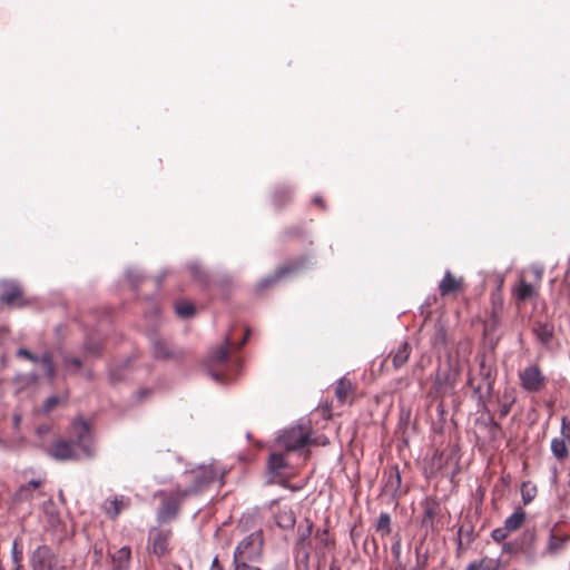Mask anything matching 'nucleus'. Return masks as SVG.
Returning a JSON list of instances; mask_svg holds the SVG:
<instances>
[{
    "mask_svg": "<svg viewBox=\"0 0 570 570\" xmlns=\"http://www.w3.org/2000/svg\"><path fill=\"white\" fill-rule=\"evenodd\" d=\"M313 202H314L315 204L320 205L321 207H324V204H323V199H322V197L316 196V197H314Z\"/></svg>",
    "mask_w": 570,
    "mask_h": 570,
    "instance_id": "nucleus-49",
    "label": "nucleus"
},
{
    "mask_svg": "<svg viewBox=\"0 0 570 570\" xmlns=\"http://www.w3.org/2000/svg\"><path fill=\"white\" fill-rule=\"evenodd\" d=\"M538 295V287L525 282L522 277L514 287V296L518 301L524 302Z\"/></svg>",
    "mask_w": 570,
    "mask_h": 570,
    "instance_id": "nucleus-19",
    "label": "nucleus"
},
{
    "mask_svg": "<svg viewBox=\"0 0 570 570\" xmlns=\"http://www.w3.org/2000/svg\"><path fill=\"white\" fill-rule=\"evenodd\" d=\"M560 433H561V438L560 439H564V440L570 441V421L566 416H563L562 420H561Z\"/></svg>",
    "mask_w": 570,
    "mask_h": 570,
    "instance_id": "nucleus-40",
    "label": "nucleus"
},
{
    "mask_svg": "<svg viewBox=\"0 0 570 570\" xmlns=\"http://www.w3.org/2000/svg\"><path fill=\"white\" fill-rule=\"evenodd\" d=\"M233 564H234V570H262L258 567H255V566H252V564H248L245 562L233 563Z\"/></svg>",
    "mask_w": 570,
    "mask_h": 570,
    "instance_id": "nucleus-42",
    "label": "nucleus"
},
{
    "mask_svg": "<svg viewBox=\"0 0 570 570\" xmlns=\"http://www.w3.org/2000/svg\"><path fill=\"white\" fill-rule=\"evenodd\" d=\"M411 353V345L407 342H403L396 352L391 354L393 367L399 370L409 360Z\"/></svg>",
    "mask_w": 570,
    "mask_h": 570,
    "instance_id": "nucleus-26",
    "label": "nucleus"
},
{
    "mask_svg": "<svg viewBox=\"0 0 570 570\" xmlns=\"http://www.w3.org/2000/svg\"><path fill=\"white\" fill-rule=\"evenodd\" d=\"M570 441L554 438L551 441V452L559 460L564 461L569 456Z\"/></svg>",
    "mask_w": 570,
    "mask_h": 570,
    "instance_id": "nucleus-27",
    "label": "nucleus"
},
{
    "mask_svg": "<svg viewBox=\"0 0 570 570\" xmlns=\"http://www.w3.org/2000/svg\"><path fill=\"white\" fill-rule=\"evenodd\" d=\"M10 570H24L22 563H12V568Z\"/></svg>",
    "mask_w": 570,
    "mask_h": 570,
    "instance_id": "nucleus-48",
    "label": "nucleus"
},
{
    "mask_svg": "<svg viewBox=\"0 0 570 570\" xmlns=\"http://www.w3.org/2000/svg\"><path fill=\"white\" fill-rule=\"evenodd\" d=\"M185 498L181 495L180 489L165 495L157 512L158 522L166 523L174 520L178 515L180 503Z\"/></svg>",
    "mask_w": 570,
    "mask_h": 570,
    "instance_id": "nucleus-9",
    "label": "nucleus"
},
{
    "mask_svg": "<svg viewBox=\"0 0 570 570\" xmlns=\"http://www.w3.org/2000/svg\"><path fill=\"white\" fill-rule=\"evenodd\" d=\"M525 511L519 507L514 513L504 521V531L509 533L520 529L525 520Z\"/></svg>",
    "mask_w": 570,
    "mask_h": 570,
    "instance_id": "nucleus-24",
    "label": "nucleus"
},
{
    "mask_svg": "<svg viewBox=\"0 0 570 570\" xmlns=\"http://www.w3.org/2000/svg\"><path fill=\"white\" fill-rule=\"evenodd\" d=\"M423 518L421 525L425 529H434L435 518L441 512L440 503L434 498H426L422 503Z\"/></svg>",
    "mask_w": 570,
    "mask_h": 570,
    "instance_id": "nucleus-14",
    "label": "nucleus"
},
{
    "mask_svg": "<svg viewBox=\"0 0 570 570\" xmlns=\"http://www.w3.org/2000/svg\"><path fill=\"white\" fill-rule=\"evenodd\" d=\"M71 440L87 456L94 454L90 425L82 417H77L70 426Z\"/></svg>",
    "mask_w": 570,
    "mask_h": 570,
    "instance_id": "nucleus-5",
    "label": "nucleus"
},
{
    "mask_svg": "<svg viewBox=\"0 0 570 570\" xmlns=\"http://www.w3.org/2000/svg\"><path fill=\"white\" fill-rule=\"evenodd\" d=\"M151 351L155 358L158 360H173L178 356V353L163 338L154 336L150 340Z\"/></svg>",
    "mask_w": 570,
    "mask_h": 570,
    "instance_id": "nucleus-16",
    "label": "nucleus"
},
{
    "mask_svg": "<svg viewBox=\"0 0 570 570\" xmlns=\"http://www.w3.org/2000/svg\"><path fill=\"white\" fill-rule=\"evenodd\" d=\"M521 386L529 393L542 391L547 384V379L538 365H529L519 372Z\"/></svg>",
    "mask_w": 570,
    "mask_h": 570,
    "instance_id": "nucleus-8",
    "label": "nucleus"
},
{
    "mask_svg": "<svg viewBox=\"0 0 570 570\" xmlns=\"http://www.w3.org/2000/svg\"><path fill=\"white\" fill-rule=\"evenodd\" d=\"M285 454V451L271 453L267 461V469L272 474L281 475L282 472L287 468Z\"/></svg>",
    "mask_w": 570,
    "mask_h": 570,
    "instance_id": "nucleus-20",
    "label": "nucleus"
},
{
    "mask_svg": "<svg viewBox=\"0 0 570 570\" xmlns=\"http://www.w3.org/2000/svg\"><path fill=\"white\" fill-rule=\"evenodd\" d=\"M45 480H31L30 482L22 484L16 492L14 499L19 502L30 501L33 499V494L38 491Z\"/></svg>",
    "mask_w": 570,
    "mask_h": 570,
    "instance_id": "nucleus-18",
    "label": "nucleus"
},
{
    "mask_svg": "<svg viewBox=\"0 0 570 570\" xmlns=\"http://www.w3.org/2000/svg\"><path fill=\"white\" fill-rule=\"evenodd\" d=\"M175 312L181 318H189L195 314V306L187 301H178L175 304Z\"/></svg>",
    "mask_w": 570,
    "mask_h": 570,
    "instance_id": "nucleus-32",
    "label": "nucleus"
},
{
    "mask_svg": "<svg viewBox=\"0 0 570 570\" xmlns=\"http://www.w3.org/2000/svg\"><path fill=\"white\" fill-rule=\"evenodd\" d=\"M37 363L41 364L46 375L49 379L52 380L55 377V375H56V367H55V364H53V357H52L51 353L46 352L41 356H38V362Z\"/></svg>",
    "mask_w": 570,
    "mask_h": 570,
    "instance_id": "nucleus-30",
    "label": "nucleus"
},
{
    "mask_svg": "<svg viewBox=\"0 0 570 570\" xmlns=\"http://www.w3.org/2000/svg\"><path fill=\"white\" fill-rule=\"evenodd\" d=\"M166 570H181V568H180V567H178V566H176V564H171V566H168V567L166 568Z\"/></svg>",
    "mask_w": 570,
    "mask_h": 570,
    "instance_id": "nucleus-52",
    "label": "nucleus"
},
{
    "mask_svg": "<svg viewBox=\"0 0 570 570\" xmlns=\"http://www.w3.org/2000/svg\"><path fill=\"white\" fill-rule=\"evenodd\" d=\"M465 283L463 277H456L450 271H446L439 284V292L442 297L456 295L464 291Z\"/></svg>",
    "mask_w": 570,
    "mask_h": 570,
    "instance_id": "nucleus-13",
    "label": "nucleus"
},
{
    "mask_svg": "<svg viewBox=\"0 0 570 570\" xmlns=\"http://www.w3.org/2000/svg\"><path fill=\"white\" fill-rule=\"evenodd\" d=\"M376 531L383 537L389 535L392 531L391 517L386 512H382L376 522Z\"/></svg>",
    "mask_w": 570,
    "mask_h": 570,
    "instance_id": "nucleus-34",
    "label": "nucleus"
},
{
    "mask_svg": "<svg viewBox=\"0 0 570 570\" xmlns=\"http://www.w3.org/2000/svg\"><path fill=\"white\" fill-rule=\"evenodd\" d=\"M532 273L534 274L535 281L539 283L541 281V278H542V273H543L542 269L533 268Z\"/></svg>",
    "mask_w": 570,
    "mask_h": 570,
    "instance_id": "nucleus-45",
    "label": "nucleus"
},
{
    "mask_svg": "<svg viewBox=\"0 0 570 570\" xmlns=\"http://www.w3.org/2000/svg\"><path fill=\"white\" fill-rule=\"evenodd\" d=\"M17 355L19 357H24L31 362H38V356L32 354L30 351H28L27 348H20L18 352H17Z\"/></svg>",
    "mask_w": 570,
    "mask_h": 570,
    "instance_id": "nucleus-41",
    "label": "nucleus"
},
{
    "mask_svg": "<svg viewBox=\"0 0 570 570\" xmlns=\"http://www.w3.org/2000/svg\"><path fill=\"white\" fill-rule=\"evenodd\" d=\"M22 292L18 286L7 285L0 294V301L8 305H13L19 301Z\"/></svg>",
    "mask_w": 570,
    "mask_h": 570,
    "instance_id": "nucleus-28",
    "label": "nucleus"
},
{
    "mask_svg": "<svg viewBox=\"0 0 570 570\" xmlns=\"http://www.w3.org/2000/svg\"><path fill=\"white\" fill-rule=\"evenodd\" d=\"M391 478L395 479L396 488H399L401 485V475H400L397 468H394L391 471Z\"/></svg>",
    "mask_w": 570,
    "mask_h": 570,
    "instance_id": "nucleus-43",
    "label": "nucleus"
},
{
    "mask_svg": "<svg viewBox=\"0 0 570 570\" xmlns=\"http://www.w3.org/2000/svg\"><path fill=\"white\" fill-rule=\"evenodd\" d=\"M76 446L72 441L57 440L52 443L49 453L53 459L60 461L77 460L79 456Z\"/></svg>",
    "mask_w": 570,
    "mask_h": 570,
    "instance_id": "nucleus-12",
    "label": "nucleus"
},
{
    "mask_svg": "<svg viewBox=\"0 0 570 570\" xmlns=\"http://www.w3.org/2000/svg\"><path fill=\"white\" fill-rule=\"evenodd\" d=\"M465 570H499V560L483 558L469 563Z\"/></svg>",
    "mask_w": 570,
    "mask_h": 570,
    "instance_id": "nucleus-29",
    "label": "nucleus"
},
{
    "mask_svg": "<svg viewBox=\"0 0 570 570\" xmlns=\"http://www.w3.org/2000/svg\"><path fill=\"white\" fill-rule=\"evenodd\" d=\"M247 337H248V330L246 331V333H245V335H244V337H243L242 342L239 343L238 348H239V347H242V345H244V344H245V342H246Z\"/></svg>",
    "mask_w": 570,
    "mask_h": 570,
    "instance_id": "nucleus-50",
    "label": "nucleus"
},
{
    "mask_svg": "<svg viewBox=\"0 0 570 570\" xmlns=\"http://www.w3.org/2000/svg\"><path fill=\"white\" fill-rule=\"evenodd\" d=\"M297 532L298 538L294 547L295 561L306 568L308 566L312 551L311 535L313 532V523L309 520H306V527L303 528L299 525Z\"/></svg>",
    "mask_w": 570,
    "mask_h": 570,
    "instance_id": "nucleus-6",
    "label": "nucleus"
},
{
    "mask_svg": "<svg viewBox=\"0 0 570 570\" xmlns=\"http://www.w3.org/2000/svg\"><path fill=\"white\" fill-rule=\"evenodd\" d=\"M101 350V344L99 342L88 341L85 344V352L87 355H98Z\"/></svg>",
    "mask_w": 570,
    "mask_h": 570,
    "instance_id": "nucleus-38",
    "label": "nucleus"
},
{
    "mask_svg": "<svg viewBox=\"0 0 570 570\" xmlns=\"http://www.w3.org/2000/svg\"><path fill=\"white\" fill-rule=\"evenodd\" d=\"M264 534L262 529H256L245 535L236 546L233 563L258 562L263 557Z\"/></svg>",
    "mask_w": 570,
    "mask_h": 570,
    "instance_id": "nucleus-2",
    "label": "nucleus"
},
{
    "mask_svg": "<svg viewBox=\"0 0 570 570\" xmlns=\"http://www.w3.org/2000/svg\"><path fill=\"white\" fill-rule=\"evenodd\" d=\"M171 537L170 529L154 527L149 529L147 539V549L157 557H164L169 553V542Z\"/></svg>",
    "mask_w": 570,
    "mask_h": 570,
    "instance_id": "nucleus-7",
    "label": "nucleus"
},
{
    "mask_svg": "<svg viewBox=\"0 0 570 570\" xmlns=\"http://www.w3.org/2000/svg\"><path fill=\"white\" fill-rule=\"evenodd\" d=\"M533 333L542 344H549L554 334V327L550 323L535 322Z\"/></svg>",
    "mask_w": 570,
    "mask_h": 570,
    "instance_id": "nucleus-22",
    "label": "nucleus"
},
{
    "mask_svg": "<svg viewBox=\"0 0 570 570\" xmlns=\"http://www.w3.org/2000/svg\"><path fill=\"white\" fill-rule=\"evenodd\" d=\"M353 384L350 380L342 379L335 387V395L340 404H345L352 401Z\"/></svg>",
    "mask_w": 570,
    "mask_h": 570,
    "instance_id": "nucleus-21",
    "label": "nucleus"
},
{
    "mask_svg": "<svg viewBox=\"0 0 570 570\" xmlns=\"http://www.w3.org/2000/svg\"><path fill=\"white\" fill-rule=\"evenodd\" d=\"M278 446H281L285 453L298 451L306 445L311 444L309 432L303 426H293L285 430L276 440Z\"/></svg>",
    "mask_w": 570,
    "mask_h": 570,
    "instance_id": "nucleus-4",
    "label": "nucleus"
},
{
    "mask_svg": "<svg viewBox=\"0 0 570 570\" xmlns=\"http://www.w3.org/2000/svg\"><path fill=\"white\" fill-rule=\"evenodd\" d=\"M230 345V338L226 337L225 344L218 346L208 357V372L216 381L230 380L240 365L239 360L229 358Z\"/></svg>",
    "mask_w": 570,
    "mask_h": 570,
    "instance_id": "nucleus-1",
    "label": "nucleus"
},
{
    "mask_svg": "<svg viewBox=\"0 0 570 570\" xmlns=\"http://www.w3.org/2000/svg\"><path fill=\"white\" fill-rule=\"evenodd\" d=\"M304 259L293 261L287 264H284L283 266L278 267L275 273L268 277L263 278L258 284L257 287L259 289H266L283 278L297 273L304 265Z\"/></svg>",
    "mask_w": 570,
    "mask_h": 570,
    "instance_id": "nucleus-10",
    "label": "nucleus"
},
{
    "mask_svg": "<svg viewBox=\"0 0 570 570\" xmlns=\"http://www.w3.org/2000/svg\"><path fill=\"white\" fill-rule=\"evenodd\" d=\"M390 570H413V569H407L404 563H402L401 561H397L396 564L393 568H391Z\"/></svg>",
    "mask_w": 570,
    "mask_h": 570,
    "instance_id": "nucleus-46",
    "label": "nucleus"
},
{
    "mask_svg": "<svg viewBox=\"0 0 570 570\" xmlns=\"http://www.w3.org/2000/svg\"><path fill=\"white\" fill-rule=\"evenodd\" d=\"M130 507V499L124 495L114 497L105 500L102 504V510L112 520L117 519V517L126 509Z\"/></svg>",
    "mask_w": 570,
    "mask_h": 570,
    "instance_id": "nucleus-15",
    "label": "nucleus"
},
{
    "mask_svg": "<svg viewBox=\"0 0 570 570\" xmlns=\"http://www.w3.org/2000/svg\"><path fill=\"white\" fill-rule=\"evenodd\" d=\"M293 190L288 186H279L273 193V203L276 207L282 208L292 202Z\"/></svg>",
    "mask_w": 570,
    "mask_h": 570,
    "instance_id": "nucleus-25",
    "label": "nucleus"
},
{
    "mask_svg": "<svg viewBox=\"0 0 570 570\" xmlns=\"http://www.w3.org/2000/svg\"><path fill=\"white\" fill-rule=\"evenodd\" d=\"M276 522L281 528H291L295 523V518L291 511L284 512V514L277 517Z\"/></svg>",
    "mask_w": 570,
    "mask_h": 570,
    "instance_id": "nucleus-36",
    "label": "nucleus"
},
{
    "mask_svg": "<svg viewBox=\"0 0 570 570\" xmlns=\"http://www.w3.org/2000/svg\"><path fill=\"white\" fill-rule=\"evenodd\" d=\"M131 550L128 546L121 547L111 554V570H130Z\"/></svg>",
    "mask_w": 570,
    "mask_h": 570,
    "instance_id": "nucleus-17",
    "label": "nucleus"
},
{
    "mask_svg": "<svg viewBox=\"0 0 570 570\" xmlns=\"http://www.w3.org/2000/svg\"><path fill=\"white\" fill-rule=\"evenodd\" d=\"M532 540L533 534L531 532H525L520 541L501 543V551L508 553H517L529 547Z\"/></svg>",
    "mask_w": 570,
    "mask_h": 570,
    "instance_id": "nucleus-23",
    "label": "nucleus"
},
{
    "mask_svg": "<svg viewBox=\"0 0 570 570\" xmlns=\"http://www.w3.org/2000/svg\"><path fill=\"white\" fill-rule=\"evenodd\" d=\"M491 537L493 538L494 541L499 542V537H500L499 528L492 530Z\"/></svg>",
    "mask_w": 570,
    "mask_h": 570,
    "instance_id": "nucleus-47",
    "label": "nucleus"
},
{
    "mask_svg": "<svg viewBox=\"0 0 570 570\" xmlns=\"http://www.w3.org/2000/svg\"><path fill=\"white\" fill-rule=\"evenodd\" d=\"M507 533H501V541L505 538Z\"/></svg>",
    "mask_w": 570,
    "mask_h": 570,
    "instance_id": "nucleus-54",
    "label": "nucleus"
},
{
    "mask_svg": "<svg viewBox=\"0 0 570 570\" xmlns=\"http://www.w3.org/2000/svg\"><path fill=\"white\" fill-rule=\"evenodd\" d=\"M30 570H66L59 554L47 544L38 546L29 558Z\"/></svg>",
    "mask_w": 570,
    "mask_h": 570,
    "instance_id": "nucleus-3",
    "label": "nucleus"
},
{
    "mask_svg": "<svg viewBox=\"0 0 570 570\" xmlns=\"http://www.w3.org/2000/svg\"><path fill=\"white\" fill-rule=\"evenodd\" d=\"M209 570H224V567L220 564L218 558H214Z\"/></svg>",
    "mask_w": 570,
    "mask_h": 570,
    "instance_id": "nucleus-44",
    "label": "nucleus"
},
{
    "mask_svg": "<svg viewBox=\"0 0 570 570\" xmlns=\"http://www.w3.org/2000/svg\"><path fill=\"white\" fill-rule=\"evenodd\" d=\"M193 476L194 484L188 489L180 490L183 497L187 498L203 491L207 485L215 481L216 474L212 469H202L195 472Z\"/></svg>",
    "mask_w": 570,
    "mask_h": 570,
    "instance_id": "nucleus-11",
    "label": "nucleus"
},
{
    "mask_svg": "<svg viewBox=\"0 0 570 570\" xmlns=\"http://www.w3.org/2000/svg\"><path fill=\"white\" fill-rule=\"evenodd\" d=\"M508 412H509V407H507L505 405L501 406V411H500L501 416L508 414Z\"/></svg>",
    "mask_w": 570,
    "mask_h": 570,
    "instance_id": "nucleus-51",
    "label": "nucleus"
},
{
    "mask_svg": "<svg viewBox=\"0 0 570 570\" xmlns=\"http://www.w3.org/2000/svg\"><path fill=\"white\" fill-rule=\"evenodd\" d=\"M315 539L317 540L316 550L317 551H324L325 549L330 548L334 544L333 540L330 538L327 530H321L318 529L315 532Z\"/></svg>",
    "mask_w": 570,
    "mask_h": 570,
    "instance_id": "nucleus-33",
    "label": "nucleus"
},
{
    "mask_svg": "<svg viewBox=\"0 0 570 570\" xmlns=\"http://www.w3.org/2000/svg\"><path fill=\"white\" fill-rule=\"evenodd\" d=\"M62 402V399L59 396H50L43 403V411L46 413L51 412L55 407Z\"/></svg>",
    "mask_w": 570,
    "mask_h": 570,
    "instance_id": "nucleus-39",
    "label": "nucleus"
},
{
    "mask_svg": "<svg viewBox=\"0 0 570 570\" xmlns=\"http://www.w3.org/2000/svg\"><path fill=\"white\" fill-rule=\"evenodd\" d=\"M82 361L76 356H65L63 358V367L66 370H70L72 372H77L81 368Z\"/></svg>",
    "mask_w": 570,
    "mask_h": 570,
    "instance_id": "nucleus-35",
    "label": "nucleus"
},
{
    "mask_svg": "<svg viewBox=\"0 0 570 570\" xmlns=\"http://www.w3.org/2000/svg\"><path fill=\"white\" fill-rule=\"evenodd\" d=\"M553 480L557 481V470H554Z\"/></svg>",
    "mask_w": 570,
    "mask_h": 570,
    "instance_id": "nucleus-53",
    "label": "nucleus"
},
{
    "mask_svg": "<svg viewBox=\"0 0 570 570\" xmlns=\"http://www.w3.org/2000/svg\"><path fill=\"white\" fill-rule=\"evenodd\" d=\"M371 570H379V569H377V568H375V569H371Z\"/></svg>",
    "mask_w": 570,
    "mask_h": 570,
    "instance_id": "nucleus-55",
    "label": "nucleus"
},
{
    "mask_svg": "<svg viewBox=\"0 0 570 570\" xmlns=\"http://www.w3.org/2000/svg\"><path fill=\"white\" fill-rule=\"evenodd\" d=\"M538 492V489L534 484H532L530 481H524L521 484V497L523 504H529L533 501Z\"/></svg>",
    "mask_w": 570,
    "mask_h": 570,
    "instance_id": "nucleus-31",
    "label": "nucleus"
},
{
    "mask_svg": "<svg viewBox=\"0 0 570 570\" xmlns=\"http://www.w3.org/2000/svg\"><path fill=\"white\" fill-rule=\"evenodd\" d=\"M11 558H12V563H22L23 551H22V548H21L18 539H16L12 543Z\"/></svg>",
    "mask_w": 570,
    "mask_h": 570,
    "instance_id": "nucleus-37",
    "label": "nucleus"
}]
</instances>
